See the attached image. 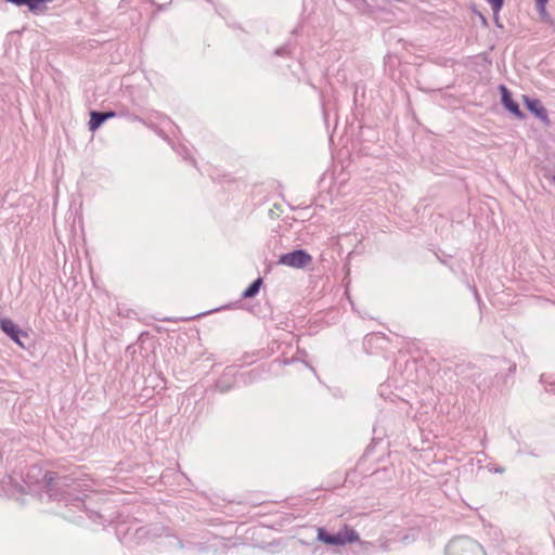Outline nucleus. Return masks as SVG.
<instances>
[{"mask_svg": "<svg viewBox=\"0 0 555 555\" xmlns=\"http://www.w3.org/2000/svg\"><path fill=\"white\" fill-rule=\"evenodd\" d=\"M318 539L330 545H345L359 541V534L350 527L345 526L336 534H330L323 528H318Z\"/></svg>", "mask_w": 555, "mask_h": 555, "instance_id": "nucleus-1", "label": "nucleus"}, {"mask_svg": "<svg viewBox=\"0 0 555 555\" xmlns=\"http://www.w3.org/2000/svg\"><path fill=\"white\" fill-rule=\"evenodd\" d=\"M480 545L472 539L459 538L448 545V555H478Z\"/></svg>", "mask_w": 555, "mask_h": 555, "instance_id": "nucleus-2", "label": "nucleus"}, {"mask_svg": "<svg viewBox=\"0 0 555 555\" xmlns=\"http://www.w3.org/2000/svg\"><path fill=\"white\" fill-rule=\"evenodd\" d=\"M312 257L307 251L299 249L280 257L279 263L291 268L301 269L310 264Z\"/></svg>", "mask_w": 555, "mask_h": 555, "instance_id": "nucleus-3", "label": "nucleus"}, {"mask_svg": "<svg viewBox=\"0 0 555 555\" xmlns=\"http://www.w3.org/2000/svg\"><path fill=\"white\" fill-rule=\"evenodd\" d=\"M524 103L527 108L534 114L538 118H540L545 124H548V116L545 107L542 105L541 101L532 100L528 96H524Z\"/></svg>", "mask_w": 555, "mask_h": 555, "instance_id": "nucleus-4", "label": "nucleus"}, {"mask_svg": "<svg viewBox=\"0 0 555 555\" xmlns=\"http://www.w3.org/2000/svg\"><path fill=\"white\" fill-rule=\"evenodd\" d=\"M0 326H1V330L8 335L10 336L16 344H18L20 346H23L21 340H20V334H23V335H26L25 333H23L18 326L10 319H2L0 321Z\"/></svg>", "mask_w": 555, "mask_h": 555, "instance_id": "nucleus-5", "label": "nucleus"}, {"mask_svg": "<svg viewBox=\"0 0 555 555\" xmlns=\"http://www.w3.org/2000/svg\"><path fill=\"white\" fill-rule=\"evenodd\" d=\"M500 90L502 93V102L505 108L513 113L516 117L522 118L524 114L519 109L518 104L512 99L507 88L505 86H501Z\"/></svg>", "mask_w": 555, "mask_h": 555, "instance_id": "nucleus-6", "label": "nucleus"}, {"mask_svg": "<svg viewBox=\"0 0 555 555\" xmlns=\"http://www.w3.org/2000/svg\"><path fill=\"white\" fill-rule=\"evenodd\" d=\"M115 116H116L115 112H105V113H100V112H94V111L91 112L90 120L88 122L89 130L92 132L95 131L98 128L101 127V125L105 120L111 119Z\"/></svg>", "mask_w": 555, "mask_h": 555, "instance_id": "nucleus-7", "label": "nucleus"}, {"mask_svg": "<svg viewBox=\"0 0 555 555\" xmlns=\"http://www.w3.org/2000/svg\"><path fill=\"white\" fill-rule=\"evenodd\" d=\"M262 284V279H257L255 282H253L243 293L244 298H251L256 296L260 289V286Z\"/></svg>", "mask_w": 555, "mask_h": 555, "instance_id": "nucleus-8", "label": "nucleus"}, {"mask_svg": "<svg viewBox=\"0 0 555 555\" xmlns=\"http://www.w3.org/2000/svg\"><path fill=\"white\" fill-rule=\"evenodd\" d=\"M489 4L491 5V9L493 11V17L494 21L498 23L499 21V13L501 9L503 8L504 0H487Z\"/></svg>", "mask_w": 555, "mask_h": 555, "instance_id": "nucleus-9", "label": "nucleus"}, {"mask_svg": "<svg viewBox=\"0 0 555 555\" xmlns=\"http://www.w3.org/2000/svg\"><path fill=\"white\" fill-rule=\"evenodd\" d=\"M547 0H537V7L541 11V13L545 12V5Z\"/></svg>", "mask_w": 555, "mask_h": 555, "instance_id": "nucleus-10", "label": "nucleus"}, {"mask_svg": "<svg viewBox=\"0 0 555 555\" xmlns=\"http://www.w3.org/2000/svg\"><path fill=\"white\" fill-rule=\"evenodd\" d=\"M44 478L48 481V483H51L54 480V477L52 476V474H47Z\"/></svg>", "mask_w": 555, "mask_h": 555, "instance_id": "nucleus-11", "label": "nucleus"}, {"mask_svg": "<svg viewBox=\"0 0 555 555\" xmlns=\"http://www.w3.org/2000/svg\"><path fill=\"white\" fill-rule=\"evenodd\" d=\"M479 17H480V21L482 22L483 25H487V18L479 13Z\"/></svg>", "mask_w": 555, "mask_h": 555, "instance_id": "nucleus-12", "label": "nucleus"}, {"mask_svg": "<svg viewBox=\"0 0 555 555\" xmlns=\"http://www.w3.org/2000/svg\"><path fill=\"white\" fill-rule=\"evenodd\" d=\"M553 180L555 181V176H554Z\"/></svg>", "mask_w": 555, "mask_h": 555, "instance_id": "nucleus-13", "label": "nucleus"}]
</instances>
